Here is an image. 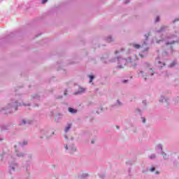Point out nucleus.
I'll return each mask as SVG.
<instances>
[{"label": "nucleus", "instance_id": "obj_37", "mask_svg": "<svg viewBox=\"0 0 179 179\" xmlns=\"http://www.w3.org/2000/svg\"><path fill=\"white\" fill-rule=\"evenodd\" d=\"M116 127H117V129H120V127L117 126Z\"/></svg>", "mask_w": 179, "mask_h": 179}, {"label": "nucleus", "instance_id": "obj_23", "mask_svg": "<svg viewBox=\"0 0 179 179\" xmlns=\"http://www.w3.org/2000/svg\"><path fill=\"white\" fill-rule=\"evenodd\" d=\"M176 62H173L171 63V64L169 66L170 68H173V66H174V65H176Z\"/></svg>", "mask_w": 179, "mask_h": 179}, {"label": "nucleus", "instance_id": "obj_41", "mask_svg": "<svg viewBox=\"0 0 179 179\" xmlns=\"http://www.w3.org/2000/svg\"><path fill=\"white\" fill-rule=\"evenodd\" d=\"M120 51H124V49H121Z\"/></svg>", "mask_w": 179, "mask_h": 179}, {"label": "nucleus", "instance_id": "obj_28", "mask_svg": "<svg viewBox=\"0 0 179 179\" xmlns=\"http://www.w3.org/2000/svg\"><path fill=\"white\" fill-rule=\"evenodd\" d=\"M145 41H147L148 37V36H149V34H145Z\"/></svg>", "mask_w": 179, "mask_h": 179}, {"label": "nucleus", "instance_id": "obj_30", "mask_svg": "<svg viewBox=\"0 0 179 179\" xmlns=\"http://www.w3.org/2000/svg\"><path fill=\"white\" fill-rule=\"evenodd\" d=\"M125 3H129V0H125Z\"/></svg>", "mask_w": 179, "mask_h": 179}, {"label": "nucleus", "instance_id": "obj_11", "mask_svg": "<svg viewBox=\"0 0 179 179\" xmlns=\"http://www.w3.org/2000/svg\"><path fill=\"white\" fill-rule=\"evenodd\" d=\"M166 29H167V27L163 26V27H162L160 28L159 30L156 31V32H157V33H162V32L164 31V30H166Z\"/></svg>", "mask_w": 179, "mask_h": 179}, {"label": "nucleus", "instance_id": "obj_15", "mask_svg": "<svg viewBox=\"0 0 179 179\" xmlns=\"http://www.w3.org/2000/svg\"><path fill=\"white\" fill-rule=\"evenodd\" d=\"M7 129H9V127L6 125L1 126V131H7Z\"/></svg>", "mask_w": 179, "mask_h": 179}, {"label": "nucleus", "instance_id": "obj_40", "mask_svg": "<svg viewBox=\"0 0 179 179\" xmlns=\"http://www.w3.org/2000/svg\"><path fill=\"white\" fill-rule=\"evenodd\" d=\"M156 174H159V171H157V172H156Z\"/></svg>", "mask_w": 179, "mask_h": 179}, {"label": "nucleus", "instance_id": "obj_19", "mask_svg": "<svg viewBox=\"0 0 179 179\" xmlns=\"http://www.w3.org/2000/svg\"><path fill=\"white\" fill-rule=\"evenodd\" d=\"M47 134H48V133L47 131H44V130H42L41 131V135H45V136H47V138H48V135H47Z\"/></svg>", "mask_w": 179, "mask_h": 179}, {"label": "nucleus", "instance_id": "obj_16", "mask_svg": "<svg viewBox=\"0 0 179 179\" xmlns=\"http://www.w3.org/2000/svg\"><path fill=\"white\" fill-rule=\"evenodd\" d=\"M83 92H85V90L83 88H80V90L76 92L75 94H80V93H83Z\"/></svg>", "mask_w": 179, "mask_h": 179}, {"label": "nucleus", "instance_id": "obj_3", "mask_svg": "<svg viewBox=\"0 0 179 179\" xmlns=\"http://www.w3.org/2000/svg\"><path fill=\"white\" fill-rule=\"evenodd\" d=\"M131 47L134 48L135 50H139V48H143V50L141 51V52L139 53V55L141 58H145L146 55H148V52L149 51V48L147 46L148 44L146 43V41L143 43L141 45L136 43H131Z\"/></svg>", "mask_w": 179, "mask_h": 179}, {"label": "nucleus", "instance_id": "obj_26", "mask_svg": "<svg viewBox=\"0 0 179 179\" xmlns=\"http://www.w3.org/2000/svg\"><path fill=\"white\" fill-rule=\"evenodd\" d=\"M48 0H42L41 3H42V4H44V3H45L46 2H48Z\"/></svg>", "mask_w": 179, "mask_h": 179}, {"label": "nucleus", "instance_id": "obj_31", "mask_svg": "<svg viewBox=\"0 0 179 179\" xmlns=\"http://www.w3.org/2000/svg\"><path fill=\"white\" fill-rule=\"evenodd\" d=\"M115 54H120V51L116 50L115 52Z\"/></svg>", "mask_w": 179, "mask_h": 179}, {"label": "nucleus", "instance_id": "obj_33", "mask_svg": "<svg viewBox=\"0 0 179 179\" xmlns=\"http://www.w3.org/2000/svg\"><path fill=\"white\" fill-rule=\"evenodd\" d=\"M123 82H124V83H127V82H128V80H125Z\"/></svg>", "mask_w": 179, "mask_h": 179}, {"label": "nucleus", "instance_id": "obj_35", "mask_svg": "<svg viewBox=\"0 0 179 179\" xmlns=\"http://www.w3.org/2000/svg\"><path fill=\"white\" fill-rule=\"evenodd\" d=\"M143 104H145L146 101H143Z\"/></svg>", "mask_w": 179, "mask_h": 179}, {"label": "nucleus", "instance_id": "obj_17", "mask_svg": "<svg viewBox=\"0 0 179 179\" xmlns=\"http://www.w3.org/2000/svg\"><path fill=\"white\" fill-rule=\"evenodd\" d=\"M148 159H150V160H153L154 159H156V155L155 154H152L148 157Z\"/></svg>", "mask_w": 179, "mask_h": 179}, {"label": "nucleus", "instance_id": "obj_10", "mask_svg": "<svg viewBox=\"0 0 179 179\" xmlns=\"http://www.w3.org/2000/svg\"><path fill=\"white\" fill-rule=\"evenodd\" d=\"M72 127V124H67V126L66 127L65 129H64V132H68L69 131V129H71V128Z\"/></svg>", "mask_w": 179, "mask_h": 179}, {"label": "nucleus", "instance_id": "obj_22", "mask_svg": "<svg viewBox=\"0 0 179 179\" xmlns=\"http://www.w3.org/2000/svg\"><path fill=\"white\" fill-rule=\"evenodd\" d=\"M94 79V76H90V83H92Z\"/></svg>", "mask_w": 179, "mask_h": 179}, {"label": "nucleus", "instance_id": "obj_9", "mask_svg": "<svg viewBox=\"0 0 179 179\" xmlns=\"http://www.w3.org/2000/svg\"><path fill=\"white\" fill-rule=\"evenodd\" d=\"M69 113H71V114H76V113H78V110L76 109H73L72 108H69Z\"/></svg>", "mask_w": 179, "mask_h": 179}, {"label": "nucleus", "instance_id": "obj_6", "mask_svg": "<svg viewBox=\"0 0 179 179\" xmlns=\"http://www.w3.org/2000/svg\"><path fill=\"white\" fill-rule=\"evenodd\" d=\"M65 150H69V153H75L76 152V147L73 144L68 147L67 144L64 145Z\"/></svg>", "mask_w": 179, "mask_h": 179}, {"label": "nucleus", "instance_id": "obj_34", "mask_svg": "<svg viewBox=\"0 0 179 179\" xmlns=\"http://www.w3.org/2000/svg\"><path fill=\"white\" fill-rule=\"evenodd\" d=\"M64 96H66V91L64 92Z\"/></svg>", "mask_w": 179, "mask_h": 179}, {"label": "nucleus", "instance_id": "obj_14", "mask_svg": "<svg viewBox=\"0 0 179 179\" xmlns=\"http://www.w3.org/2000/svg\"><path fill=\"white\" fill-rule=\"evenodd\" d=\"M162 155L163 156L164 160H167V159H169V155L163 152H162Z\"/></svg>", "mask_w": 179, "mask_h": 179}, {"label": "nucleus", "instance_id": "obj_7", "mask_svg": "<svg viewBox=\"0 0 179 179\" xmlns=\"http://www.w3.org/2000/svg\"><path fill=\"white\" fill-rule=\"evenodd\" d=\"M87 177H89V174L86 173H83L82 174L78 176L79 179H85L87 178Z\"/></svg>", "mask_w": 179, "mask_h": 179}, {"label": "nucleus", "instance_id": "obj_25", "mask_svg": "<svg viewBox=\"0 0 179 179\" xmlns=\"http://www.w3.org/2000/svg\"><path fill=\"white\" fill-rule=\"evenodd\" d=\"M159 20H160V17L158 16L156 17L155 22H157Z\"/></svg>", "mask_w": 179, "mask_h": 179}, {"label": "nucleus", "instance_id": "obj_32", "mask_svg": "<svg viewBox=\"0 0 179 179\" xmlns=\"http://www.w3.org/2000/svg\"><path fill=\"white\" fill-rule=\"evenodd\" d=\"M118 106H121V102L117 100Z\"/></svg>", "mask_w": 179, "mask_h": 179}, {"label": "nucleus", "instance_id": "obj_13", "mask_svg": "<svg viewBox=\"0 0 179 179\" xmlns=\"http://www.w3.org/2000/svg\"><path fill=\"white\" fill-rule=\"evenodd\" d=\"M157 150H160V152H163V146L161 145V144H159L157 146Z\"/></svg>", "mask_w": 179, "mask_h": 179}, {"label": "nucleus", "instance_id": "obj_24", "mask_svg": "<svg viewBox=\"0 0 179 179\" xmlns=\"http://www.w3.org/2000/svg\"><path fill=\"white\" fill-rule=\"evenodd\" d=\"M155 167H152L150 169V171H151V173H153V171H155Z\"/></svg>", "mask_w": 179, "mask_h": 179}, {"label": "nucleus", "instance_id": "obj_42", "mask_svg": "<svg viewBox=\"0 0 179 179\" xmlns=\"http://www.w3.org/2000/svg\"><path fill=\"white\" fill-rule=\"evenodd\" d=\"M176 21H178V20H175V22H176Z\"/></svg>", "mask_w": 179, "mask_h": 179}, {"label": "nucleus", "instance_id": "obj_43", "mask_svg": "<svg viewBox=\"0 0 179 179\" xmlns=\"http://www.w3.org/2000/svg\"><path fill=\"white\" fill-rule=\"evenodd\" d=\"M92 143H94V142L92 141Z\"/></svg>", "mask_w": 179, "mask_h": 179}, {"label": "nucleus", "instance_id": "obj_44", "mask_svg": "<svg viewBox=\"0 0 179 179\" xmlns=\"http://www.w3.org/2000/svg\"><path fill=\"white\" fill-rule=\"evenodd\" d=\"M52 135H54V132H52Z\"/></svg>", "mask_w": 179, "mask_h": 179}, {"label": "nucleus", "instance_id": "obj_4", "mask_svg": "<svg viewBox=\"0 0 179 179\" xmlns=\"http://www.w3.org/2000/svg\"><path fill=\"white\" fill-rule=\"evenodd\" d=\"M22 106V103H19L17 101L15 102H12L9 103L7 107L3 108L4 114H8V113H12V111L17 110V107Z\"/></svg>", "mask_w": 179, "mask_h": 179}, {"label": "nucleus", "instance_id": "obj_12", "mask_svg": "<svg viewBox=\"0 0 179 179\" xmlns=\"http://www.w3.org/2000/svg\"><path fill=\"white\" fill-rule=\"evenodd\" d=\"M164 101H167V99L166 98H164V96H161L159 99V102L160 103H164Z\"/></svg>", "mask_w": 179, "mask_h": 179}, {"label": "nucleus", "instance_id": "obj_5", "mask_svg": "<svg viewBox=\"0 0 179 179\" xmlns=\"http://www.w3.org/2000/svg\"><path fill=\"white\" fill-rule=\"evenodd\" d=\"M155 72L153 71V69L147 68L145 70H140L138 72V76L141 78H143L145 80H146V78H149V75L150 76H153Z\"/></svg>", "mask_w": 179, "mask_h": 179}, {"label": "nucleus", "instance_id": "obj_39", "mask_svg": "<svg viewBox=\"0 0 179 179\" xmlns=\"http://www.w3.org/2000/svg\"><path fill=\"white\" fill-rule=\"evenodd\" d=\"M111 62H115V61H114V60H112V61H111Z\"/></svg>", "mask_w": 179, "mask_h": 179}, {"label": "nucleus", "instance_id": "obj_2", "mask_svg": "<svg viewBox=\"0 0 179 179\" xmlns=\"http://www.w3.org/2000/svg\"><path fill=\"white\" fill-rule=\"evenodd\" d=\"M117 62L118 64L117 68L119 69H122L125 65H129V66H133V68L136 67V60H138V58L136 56H135V59H131V57H129L128 59H122L121 57H117Z\"/></svg>", "mask_w": 179, "mask_h": 179}, {"label": "nucleus", "instance_id": "obj_29", "mask_svg": "<svg viewBox=\"0 0 179 179\" xmlns=\"http://www.w3.org/2000/svg\"><path fill=\"white\" fill-rule=\"evenodd\" d=\"M22 106H30V103H27V104H26V103H22Z\"/></svg>", "mask_w": 179, "mask_h": 179}, {"label": "nucleus", "instance_id": "obj_1", "mask_svg": "<svg viewBox=\"0 0 179 179\" xmlns=\"http://www.w3.org/2000/svg\"><path fill=\"white\" fill-rule=\"evenodd\" d=\"M15 149L16 152V157H14L11 155H8V154H3L2 157V160H5L6 159L8 164H9V171L12 173V171H15V169L17 167V163H16L17 157H24V153L19 154L17 152V145H15Z\"/></svg>", "mask_w": 179, "mask_h": 179}, {"label": "nucleus", "instance_id": "obj_20", "mask_svg": "<svg viewBox=\"0 0 179 179\" xmlns=\"http://www.w3.org/2000/svg\"><path fill=\"white\" fill-rule=\"evenodd\" d=\"M158 65L159 66H160L161 68H163V66H164V65H166L164 63H162V62L159 61L158 62Z\"/></svg>", "mask_w": 179, "mask_h": 179}, {"label": "nucleus", "instance_id": "obj_21", "mask_svg": "<svg viewBox=\"0 0 179 179\" xmlns=\"http://www.w3.org/2000/svg\"><path fill=\"white\" fill-rule=\"evenodd\" d=\"M26 145H27V141H23L22 143H20V146H22V147L26 146Z\"/></svg>", "mask_w": 179, "mask_h": 179}, {"label": "nucleus", "instance_id": "obj_18", "mask_svg": "<svg viewBox=\"0 0 179 179\" xmlns=\"http://www.w3.org/2000/svg\"><path fill=\"white\" fill-rule=\"evenodd\" d=\"M106 41L108 42V43H111V41H113V38L111 36H108L106 39Z\"/></svg>", "mask_w": 179, "mask_h": 179}, {"label": "nucleus", "instance_id": "obj_36", "mask_svg": "<svg viewBox=\"0 0 179 179\" xmlns=\"http://www.w3.org/2000/svg\"><path fill=\"white\" fill-rule=\"evenodd\" d=\"M64 138H65L66 139H68V136H65Z\"/></svg>", "mask_w": 179, "mask_h": 179}, {"label": "nucleus", "instance_id": "obj_38", "mask_svg": "<svg viewBox=\"0 0 179 179\" xmlns=\"http://www.w3.org/2000/svg\"><path fill=\"white\" fill-rule=\"evenodd\" d=\"M0 141H3V138H0Z\"/></svg>", "mask_w": 179, "mask_h": 179}, {"label": "nucleus", "instance_id": "obj_8", "mask_svg": "<svg viewBox=\"0 0 179 179\" xmlns=\"http://www.w3.org/2000/svg\"><path fill=\"white\" fill-rule=\"evenodd\" d=\"M27 124H30V121L27 120L26 119H22L20 122V125H26Z\"/></svg>", "mask_w": 179, "mask_h": 179}, {"label": "nucleus", "instance_id": "obj_27", "mask_svg": "<svg viewBox=\"0 0 179 179\" xmlns=\"http://www.w3.org/2000/svg\"><path fill=\"white\" fill-rule=\"evenodd\" d=\"M142 120L143 124H145L146 122V120L145 119V117H142Z\"/></svg>", "mask_w": 179, "mask_h": 179}]
</instances>
